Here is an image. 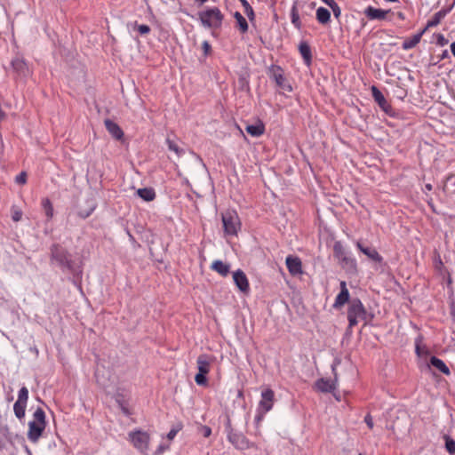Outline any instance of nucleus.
I'll list each match as a JSON object with an SVG mask.
<instances>
[{"label": "nucleus", "instance_id": "4d7b16f0", "mask_svg": "<svg viewBox=\"0 0 455 455\" xmlns=\"http://www.w3.org/2000/svg\"><path fill=\"white\" fill-rule=\"evenodd\" d=\"M426 189L430 191L432 189V185L427 184L426 185Z\"/></svg>", "mask_w": 455, "mask_h": 455}, {"label": "nucleus", "instance_id": "412c9836", "mask_svg": "<svg viewBox=\"0 0 455 455\" xmlns=\"http://www.w3.org/2000/svg\"><path fill=\"white\" fill-rule=\"evenodd\" d=\"M426 32V28L421 30L419 33L413 35L411 37L403 40L402 47L403 50H410L414 48L420 41L423 34Z\"/></svg>", "mask_w": 455, "mask_h": 455}, {"label": "nucleus", "instance_id": "c756f323", "mask_svg": "<svg viewBox=\"0 0 455 455\" xmlns=\"http://www.w3.org/2000/svg\"><path fill=\"white\" fill-rule=\"evenodd\" d=\"M26 407H27V403H20L18 401L15 402V403L13 405V411H14L15 416L19 419H22L25 417Z\"/></svg>", "mask_w": 455, "mask_h": 455}, {"label": "nucleus", "instance_id": "1a4fd4ad", "mask_svg": "<svg viewBox=\"0 0 455 455\" xmlns=\"http://www.w3.org/2000/svg\"><path fill=\"white\" fill-rule=\"evenodd\" d=\"M51 259L55 261L61 268L70 269L72 267L68 251L59 245H53L51 248Z\"/></svg>", "mask_w": 455, "mask_h": 455}, {"label": "nucleus", "instance_id": "49530a36", "mask_svg": "<svg viewBox=\"0 0 455 455\" xmlns=\"http://www.w3.org/2000/svg\"><path fill=\"white\" fill-rule=\"evenodd\" d=\"M266 413H267V412H262V411H259V408H258V409H257V415H256V417H255V420H256L258 423H259V422H260V421L263 419V418H264V416H265V414H266Z\"/></svg>", "mask_w": 455, "mask_h": 455}, {"label": "nucleus", "instance_id": "f704fd0d", "mask_svg": "<svg viewBox=\"0 0 455 455\" xmlns=\"http://www.w3.org/2000/svg\"><path fill=\"white\" fill-rule=\"evenodd\" d=\"M43 206H44V209L45 211V214H46L47 218L48 219H52V216H53V207H52V204L50 202V200L49 199H44L43 201Z\"/></svg>", "mask_w": 455, "mask_h": 455}, {"label": "nucleus", "instance_id": "c85d7f7f", "mask_svg": "<svg viewBox=\"0 0 455 455\" xmlns=\"http://www.w3.org/2000/svg\"><path fill=\"white\" fill-rule=\"evenodd\" d=\"M234 17L237 22L240 31L242 33H245L248 30V23L245 18L239 12H235Z\"/></svg>", "mask_w": 455, "mask_h": 455}, {"label": "nucleus", "instance_id": "864d4df0", "mask_svg": "<svg viewBox=\"0 0 455 455\" xmlns=\"http://www.w3.org/2000/svg\"><path fill=\"white\" fill-rule=\"evenodd\" d=\"M206 1H207V0H195V2H196V4H198L199 5L204 4Z\"/></svg>", "mask_w": 455, "mask_h": 455}, {"label": "nucleus", "instance_id": "0eeeda50", "mask_svg": "<svg viewBox=\"0 0 455 455\" xmlns=\"http://www.w3.org/2000/svg\"><path fill=\"white\" fill-rule=\"evenodd\" d=\"M211 363L210 357L206 355H201L197 357L198 373L195 377V381L198 386H205L207 384L206 375L210 371Z\"/></svg>", "mask_w": 455, "mask_h": 455}, {"label": "nucleus", "instance_id": "4be33fe9", "mask_svg": "<svg viewBox=\"0 0 455 455\" xmlns=\"http://www.w3.org/2000/svg\"><path fill=\"white\" fill-rule=\"evenodd\" d=\"M372 97L374 100L379 104V106L384 110L387 111L389 108V104L385 99L383 93L375 86L371 87Z\"/></svg>", "mask_w": 455, "mask_h": 455}, {"label": "nucleus", "instance_id": "e433bc0d", "mask_svg": "<svg viewBox=\"0 0 455 455\" xmlns=\"http://www.w3.org/2000/svg\"><path fill=\"white\" fill-rule=\"evenodd\" d=\"M22 212L16 206L12 207V219L13 221L18 222L21 220Z\"/></svg>", "mask_w": 455, "mask_h": 455}, {"label": "nucleus", "instance_id": "ddd939ff", "mask_svg": "<svg viewBox=\"0 0 455 455\" xmlns=\"http://www.w3.org/2000/svg\"><path fill=\"white\" fill-rule=\"evenodd\" d=\"M233 280L240 291L247 293L250 291L248 278L241 269H237L233 273Z\"/></svg>", "mask_w": 455, "mask_h": 455}, {"label": "nucleus", "instance_id": "aec40b11", "mask_svg": "<svg viewBox=\"0 0 455 455\" xmlns=\"http://www.w3.org/2000/svg\"><path fill=\"white\" fill-rule=\"evenodd\" d=\"M105 126H106V129L108 130V132L116 140H121L123 137H124V132L122 131V129L120 128V126L109 120V119H107L105 120Z\"/></svg>", "mask_w": 455, "mask_h": 455}, {"label": "nucleus", "instance_id": "5fc2aeb1", "mask_svg": "<svg viewBox=\"0 0 455 455\" xmlns=\"http://www.w3.org/2000/svg\"><path fill=\"white\" fill-rule=\"evenodd\" d=\"M122 410H123V412H124L125 415H129V414H130L129 411H128L126 408L123 407V408H122Z\"/></svg>", "mask_w": 455, "mask_h": 455}, {"label": "nucleus", "instance_id": "a878e982", "mask_svg": "<svg viewBox=\"0 0 455 455\" xmlns=\"http://www.w3.org/2000/svg\"><path fill=\"white\" fill-rule=\"evenodd\" d=\"M245 130L252 137H259L264 133L265 127L264 124L259 122L255 124L247 125Z\"/></svg>", "mask_w": 455, "mask_h": 455}, {"label": "nucleus", "instance_id": "a18cd8bd", "mask_svg": "<svg viewBox=\"0 0 455 455\" xmlns=\"http://www.w3.org/2000/svg\"><path fill=\"white\" fill-rule=\"evenodd\" d=\"M168 449H169V445L160 444V445L157 447V449H156V453L157 455L162 454L163 452H164V451H165L166 450H168Z\"/></svg>", "mask_w": 455, "mask_h": 455}, {"label": "nucleus", "instance_id": "6e6552de", "mask_svg": "<svg viewBox=\"0 0 455 455\" xmlns=\"http://www.w3.org/2000/svg\"><path fill=\"white\" fill-rule=\"evenodd\" d=\"M128 436L134 448L143 453L148 451L150 436L147 432L134 430L130 432Z\"/></svg>", "mask_w": 455, "mask_h": 455}, {"label": "nucleus", "instance_id": "473e14b6", "mask_svg": "<svg viewBox=\"0 0 455 455\" xmlns=\"http://www.w3.org/2000/svg\"><path fill=\"white\" fill-rule=\"evenodd\" d=\"M166 144L169 150L173 151L178 156H181L184 154V149L179 148V146L169 138L166 139Z\"/></svg>", "mask_w": 455, "mask_h": 455}, {"label": "nucleus", "instance_id": "f8f14e48", "mask_svg": "<svg viewBox=\"0 0 455 455\" xmlns=\"http://www.w3.org/2000/svg\"><path fill=\"white\" fill-rule=\"evenodd\" d=\"M335 365H332V371L334 373V379H320L316 381V388L321 392H331L336 388L338 380L337 373L335 372Z\"/></svg>", "mask_w": 455, "mask_h": 455}, {"label": "nucleus", "instance_id": "7c9ffc66", "mask_svg": "<svg viewBox=\"0 0 455 455\" xmlns=\"http://www.w3.org/2000/svg\"><path fill=\"white\" fill-rule=\"evenodd\" d=\"M333 251L334 256L340 259L342 257H344L347 253H348L345 248L343 247L342 243L340 242H336L333 245Z\"/></svg>", "mask_w": 455, "mask_h": 455}, {"label": "nucleus", "instance_id": "2f4dec72", "mask_svg": "<svg viewBox=\"0 0 455 455\" xmlns=\"http://www.w3.org/2000/svg\"><path fill=\"white\" fill-rule=\"evenodd\" d=\"M291 23L294 25L295 28H300L301 22H300V20H299V15L297 7L295 5H293L291 10Z\"/></svg>", "mask_w": 455, "mask_h": 455}, {"label": "nucleus", "instance_id": "393cba45", "mask_svg": "<svg viewBox=\"0 0 455 455\" xmlns=\"http://www.w3.org/2000/svg\"><path fill=\"white\" fill-rule=\"evenodd\" d=\"M430 364L445 375H450L451 373L450 369L445 364V363L436 356H431Z\"/></svg>", "mask_w": 455, "mask_h": 455}, {"label": "nucleus", "instance_id": "3c124183", "mask_svg": "<svg viewBox=\"0 0 455 455\" xmlns=\"http://www.w3.org/2000/svg\"><path fill=\"white\" fill-rule=\"evenodd\" d=\"M397 17L398 19H400L401 20H405V15L403 12H397Z\"/></svg>", "mask_w": 455, "mask_h": 455}, {"label": "nucleus", "instance_id": "4c0bfd02", "mask_svg": "<svg viewBox=\"0 0 455 455\" xmlns=\"http://www.w3.org/2000/svg\"><path fill=\"white\" fill-rule=\"evenodd\" d=\"M181 425L179 424L175 427H172L169 433L167 434L168 440L172 441L174 439V437L177 435L178 432L181 429Z\"/></svg>", "mask_w": 455, "mask_h": 455}, {"label": "nucleus", "instance_id": "c03bdc74", "mask_svg": "<svg viewBox=\"0 0 455 455\" xmlns=\"http://www.w3.org/2000/svg\"><path fill=\"white\" fill-rule=\"evenodd\" d=\"M364 422L371 429L373 427V419L370 414H367L364 418Z\"/></svg>", "mask_w": 455, "mask_h": 455}, {"label": "nucleus", "instance_id": "603ef678", "mask_svg": "<svg viewBox=\"0 0 455 455\" xmlns=\"http://www.w3.org/2000/svg\"><path fill=\"white\" fill-rule=\"evenodd\" d=\"M451 52L455 57V42L451 44Z\"/></svg>", "mask_w": 455, "mask_h": 455}, {"label": "nucleus", "instance_id": "de8ad7c7", "mask_svg": "<svg viewBox=\"0 0 455 455\" xmlns=\"http://www.w3.org/2000/svg\"><path fill=\"white\" fill-rule=\"evenodd\" d=\"M448 43V40L443 36L439 35L437 38V44L443 46Z\"/></svg>", "mask_w": 455, "mask_h": 455}, {"label": "nucleus", "instance_id": "4468645a", "mask_svg": "<svg viewBox=\"0 0 455 455\" xmlns=\"http://www.w3.org/2000/svg\"><path fill=\"white\" fill-rule=\"evenodd\" d=\"M12 67L17 75L20 77H27L30 75L27 62L21 57H15L12 60Z\"/></svg>", "mask_w": 455, "mask_h": 455}, {"label": "nucleus", "instance_id": "c9c22d12", "mask_svg": "<svg viewBox=\"0 0 455 455\" xmlns=\"http://www.w3.org/2000/svg\"><path fill=\"white\" fill-rule=\"evenodd\" d=\"M28 400V390L26 387H22L18 394V402L27 403Z\"/></svg>", "mask_w": 455, "mask_h": 455}, {"label": "nucleus", "instance_id": "58836bf2", "mask_svg": "<svg viewBox=\"0 0 455 455\" xmlns=\"http://www.w3.org/2000/svg\"><path fill=\"white\" fill-rule=\"evenodd\" d=\"M136 28H137V30L138 32L140 34V35H147L150 32V27L146 25V24H140V25H137L136 24Z\"/></svg>", "mask_w": 455, "mask_h": 455}, {"label": "nucleus", "instance_id": "6ab92c4d", "mask_svg": "<svg viewBox=\"0 0 455 455\" xmlns=\"http://www.w3.org/2000/svg\"><path fill=\"white\" fill-rule=\"evenodd\" d=\"M211 268L221 276H227L230 273V264L220 259L214 260L211 265Z\"/></svg>", "mask_w": 455, "mask_h": 455}, {"label": "nucleus", "instance_id": "423d86ee", "mask_svg": "<svg viewBox=\"0 0 455 455\" xmlns=\"http://www.w3.org/2000/svg\"><path fill=\"white\" fill-rule=\"evenodd\" d=\"M268 75L275 81L276 86L283 92H292V86L284 76L283 70L280 66L272 65L268 69Z\"/></svg>", "mask_w": 455, "mask_h": 455}, {"label": "nucleus", "instance_id": "5701e85b", "mask_svg": "<svg viewBox=\"0 0 455 455\" xmlns=\"http://www.w3.org/2000/svg\"><path fill=\"white\" fill-rule=\"evenodd\" d=\"M341 263L342 267L348 271H355L356 270V260L354 259L349 253H347L344 257L339 259Z\"/></svg>", "mask_w": 455, "mask_h": 455}, {"label": "nucleus", "instance_id": "6e6d98bb", "mask_svg": "<svg viewBox=\"0 0 455 455\" xmlns=\"http://www.w3.org/2000/svg\"><path fill=\"white\" fill-rule=\"evenodd\" d=\"M245 12H246V14H247V16H248L249 18H251V17H252V16H253V14H251V11H250V10H248V11H246V10H245Z\"/></svg>", "mask_w": 455, "mask_h": 455}, {"label": "nucleus", "instance_id": "cd10ccee", "mask_svg": "<svg viewBox=\"0 0 455 455\" xmlns=\"http://www.w3.org/2000/svg\"><path fill=\"white\" fill-rule=\"evenodd\" d=\"M316 20L321 24H327L331 20V12L324 7H319L316 10Z\"/></svg>", "mask_w": 455, "mask_h": 455}, {"label": "nucleus", "instance_id": "7ed1b4c3", "mask_svg": "<svg viewBox=\"0 0 455 455\" xmlns=\"http://www.w3.org/2000/svg\"><path fill=\"white\" fill-rule=\"evenodd\" d=\"M366 318V309L359 299L350 301L347 309L348 327L353 328L359 321Z\"/></svg>", "mask_w": 455, "mask_h": 455}, {"label": "nucleus", "instance_id": "20e7f679", "mask_svg": "<svg viewBox=\"0 0 455 455\" xmlns=\"http://www.w3.org/2000/svg\"><path fill=\"white\" fill-rule=\"evenodd\" d=\"M227 437L228 440L238 450H247L254 446L252 443H251L246 436L240 433L235 431L228 421L226 426Z\"/></svg>", "mask_w": 455, "mask_h": 455}, {"label": "nucleus", "instance_id": "bb28decb", "mask_svg": "<svg viewBox=\"0 0 455 455\" xmlns=\"http://www.w3.org/2000/svg\"><path fill=\"white\" fill-rule=\"evenodd\" d=\"M447 11L446 10H440L439 12H435L434 16L427 21V27L425 28L426 30L428 28H433L437 26L442 20L446 16Z\"/></svg>", "mask_w": 455, "mask_h": 455}, {"label": "nucleus", "instance_id": "9b49d317", "mask_svg": "<svg viewBox=\"0 0 455 455\" xmlns=\"http://www.w3.org/2000/svg\"><path fill=\"white\" fill-rule=\"evenodd\" d=\"M391 12V10H383L375 8L371 5L367 6L363 13L370 20H385L387 19L388 13Z\"/></svg>", "mask_w": 455, "mask_h": 455}, {"label": "nucleus", "instance_id": "a19ab883", "mask_svg": "<svg viewBox=\"0 0 455 455\" xmlns=\"http://www.w3.org/2000/svg\"><path fill=\"white\" fill-rule=\"evenodd\" d=\"M330 8L331 9L332 12H333V15L335 16V18L339 19L341 15V9L340 7L338 5V4L335 2L334 4H332Z\"/></svg>", "mask_w": 455, "mask_h": 455}, {"label": "nucleus", "instance_id": "f3484780", "mask_svg": "<svg viewBox=\"0 0 455 455\" xmlns=\"http://www.w3.org/2000/svg\"><path fill=\"white\" fill-rule=\"evenodd\" d=\"M356 247L371 260L378 263L382 261V257L374 248L365 247L360 242L356 243Z\"/></svg>", "mask_w": 455, "mask_h": 455}, {"label": "nucleus", "instance_id": "a211bd4d", "mask_svg": "<svg viewBox=\"0 0 455 455\" xmlns=\"http://www.w3.org/2000/svg\"><path fill=\"white\" fill-rule=\"evenodd\" d=\"M299 52L303 58L304 63L310 66L312 62V52L309 44L306 41H301L299 44Z\"/></svg>", "mask_w": 455, "mask_h": 455}, {"label": "nucleus", "instance_id": "13d9d810", "mask_svg": "<svg viewBox=\"0 0 455 455\" xmlns=\"http://www.w3.org/2000/svg\"><path fill=\"white\" fill-rule=\"evenodd\" d=\"M416 352L419 354V346L416 347Z\"/></svg>", "mask_w": 455, "mask_h": 455}, {"label": "nucleus", "instance_id": "bf43d9fd", "mask_svg": "<svg viewBox=\"0 0 455 455\" xmlns=\"http://www.w3.org/2000/svg\"><path fill=\"white\" fill-rule=\"evenodd\" d=\"M387 2H397V0H386Z\"/></svg>", "mask_w": 455, "mask_h": 455}, {"label": "nucleus", "instance_id": "2eb2a0df", "mask_svg": "<svg viewBox=\"0 0 455 455\" xmlns=\"http://www.w3.org/2000/svg\"><path fill=\"white\" fill-rule=\"evenodd\" d=\"M340 286V291L337 295L335 301L333 303L334 308H340L342 307L347 302H348L350 294L348 291V289L347 287V283L345 281H341L339 283Z\"/></svg>", "mask_w": 455, "mask_h": 455}, {"label": "nucleus", "instance_id": "dca6fc26", "mask_svg": "<svg viewBox=\"0 0 455 455\" xmlns=\"http://www.w3.org/2000/svg\"><path fill=\"white\" fill-rule=\"evenodd\" d=\"M286 267L292 275H298L302 273V263L299 257L288 256L285 260Z\"/></svg>", "mask_w": 455, "mask_h": 455}, {"label": "nucleus", "instance_id": "f03ea898", "mask_svg": "<svg viewBox=\"0 0 455 455\" xmlns=\"http://www.w3.org/2000/svg\"><path fill=\"white\" fill-rule=\"evenodd\" d=\"M199 20L204 28H219L223 20V14L217 7L209 8L199 12Z\"/></svg>", "mask_w": 455, "mask_h": 455}, {"label": "nucleus", "instance_id": "052dcab7", "mask_svg": "<svg viewBox=\"0 0 455 455\" xmlns=\"http://www.w3.org/2000/svg\"><path fill=\"white\" fill-rule=\"evenodd\" d=\"M359 455H363V454L360 453Z\"/></svg>", "mask_w": 455, "mask_h": 455}, {"label": "nucleus", "instance_id": "39448f33", "mask_svg": "<svg viewBox=\"0 0 455 455\" xmlns=\"http://www.w3.org/2000/svg\"><path fill=\"white\" fill-rule=\"evenodd\" d=\"M224 232L228 235H235L240 229V220L235 211L228 210L222 213Z\"/></svg>", "mask_w": 455, "mask_h": 455}, {"label": "nucleus", "instance_id": "09e8293b", "mask_svg": "<svg viewBox=\"0 0 455 455\" xmlns=\"http://www.w3.org/2000/svg\"><path fill=\"white\" fill-rule=\"evenodd\" d=\"M240 2L242 3V4L243 5V7L245 8L246 11L250 10L251 13L253 14V10H252L251 6L249 4V3L247 2V0H240Z\"/></svg>", "mask_w": 455, "mask_h": 455}, {"label": "nucleus", "instance_id": "79ce46f5", "mask_svg": "<svg viewBox=\"0 0 455 455\" xmlns=\"http://www.w3.org/2000/svg\"><path fill=\"white\" fill-rule=\"evenodd\" d=\"M200 431L204 437H209L212 435V428L208 426H201Z\"/></svg>", "mask_w": 455, "mask_h": 455}, {"label": "nucleus", "instance_id": "72a5a7b5", "mask_svg": "<svg viewBox=\"0 0 455 455\" xmlns=\"http://www.w3.org/2000/svg\"><path fill=\"white\" fill-rule=\"evenodd\" d=\"M445 449L451 454H455V441L448 435H444Z\"/></svg>", "mask_w": 455, "mask_h": 455}, {"label": "nucleus", "instance_id": "ea45409f", "mask_svg": "<svg viewBox=\"0 0 455 455\" xmlns=\"http://www.w3.org/2000/svg\"><path fill=\"white\" fill-rule=\"evenodd\" d=\"M15 182L20 185H23L27 182V173L25 172H20L15 178Z\"/></svg>", "mask_w": 455, "mask_h": 455}, {"label": "nucleus", "instance_id": "9d476101", "mask_svg": "<svg viewBox=\"0 0 455 455\" xmlns=\"http://www.w3.org/2000/svg\"><path fill=\"white\" fill-rule=\"evenodd\" d=\"M275 393L272 389L267 388L261 392V399L259 403V411L268 412L274 405Z\"/></svg>", "mask_w": 455, "mask_h": 455}, {"label": "nucleus", "instance_id": "37998d69", "mask_svg": "<svg viewBox=\"0 0 455 455\" xmlns=\"http://www.w3.org/2000/svg\"><path fill=\"white\" fill-rule=\"evenodd\" d=\"M202 49H203L204 53L205 56L210 53V52H211V44H209L208 41H204L202 43Z\"/></svg>", "mask_w": 455, "mask_h": 455}, {"label": "nucleus", "instance_id": "b1692460", "mask_svg": "<svg viewBox=\"0 0 455 455\" xmlns=\"http://www.w3.org/2000/svg\"><path fill=\"white\" fill-rule=\"evenodd\" d=\"M136 194L146 202H151L156 198V192L152 188H139Z\"/></svg>", "mask_w": 455, "mask_h": 455}, {"label": "nucleus", "instance_id": "f257e3e1", "mask_svg": "<svg viewBox=\"0 0 455 455\" xmlns=\"http://www.w3.org/2000/svg\"><path fill=\"white\" fill-rule=\"evenodd\" d=\"M45 427V413L42 408H37L33 414V419L28 422V439L33 443H37Z\"/></svg>", "mask_w": 455, "mask_h": 455}, {"label": "nucleus", "instance_id": "8fccbe9b", "mask_svg": "<svg viewBox=\"0 0 455 455\" xmlns=\"http://www.w3.org/2000/svg\"><path fill=\"white\" fill-rule=\"evenodd\" d=\"M449 57H450V54H449L448 50H443V52L441 53V55L439 56V60H444Z\"/></svg>", "mask_w": 455, "mask_h": 455}]
</instances>
